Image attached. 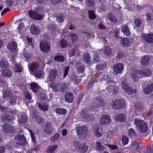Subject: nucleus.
<instances>
[{
  "instance_id": "2",
  "label": "nucleus",
  "mask_w": 153,
  "mask_h": 153,
  "mask_svg": "<svg viewBox=\"0 0 153 153\" xmlns=\"http://www.w3.org/2000/svg\"><path fill=\"white\" fill-rule=\"evenodd\" d=\"M1 121L5 123L3 126L4 131L5 133H9L10 132V116L5 114L1 118Z\"/></svg>"
},
{
  "instance_id": "28",
  "label": "nucleus",
  "mask_w": 153,
  "mask_h": 153,
  "mask_svg": "<svg viewBox=\"0 0 153 153\" xmlns=\"http://www.w3.org/2000/svg\"><path fill=\"white\" fill-rule=\"evenodd\" d=\"M30 30L31 33L34 35L38 34L40 32L39 29L35 25L32 26L30 27Z\"/></svg>"
},
{
  "instance_id": "49",
  "label": "nucleus",
  "mask_w": 153,
  "mask_h": 153,
  "mask_svg": "<svg viewBox=\"0 0 153 153\" xmlns=\"http://www.w3.org/2000/svg\"><path fill=\"white\" fill-rule=\"evenodd\" d=\"M134 23L136 27L139 28L142 24V22L140 19L137 18L135 20Z\"/></svg>"
},
{
  "instance_id": "62",
  "label": "nucleus",
  "mask_w": 153,
  "mask_h": 153,
  "mask_svg": "<svg viewBox=\"0 0 153 153\" xmlns=\"http://www.w3.org/2000/svg\"><path fill=\"white\" fill-rule=\"evenodd\" d=\"M30 133L31 138L32 139V142L34 143H36V141L34 134L31 130H30Z\"/></svg>"
},
{
  "instance_id": "60",
  "label": "nucleus",
  "mask_w": 153,
  "mask_h": 153,
  "mask_svg": "<svg viewBox=\"0 0 153 153\" xmlns=\"http://www.w3.org/2000/svg\"><path fill=\"white\" fill-rule=\"evenodd\" d=\"M61 88V92H62L67 88V84L66 83H59Z\"/></svg>"
},
{
  "instance_id": "46",
  "label": "nucleus",
  "mask_w": 153,
  "mask_h": 153,
  "mask_svg": "<svg viewBox=\"0 0 153 153\" xmlns=\"http://www.w3.org/2000/svg\"><path fill=\"white\" fill-rule=\"evenodd\" d=\"M144 153H153V145L145 148Z\"/></svg>"
},
{
  "instance_id": "27",
  "label": "nucleus",
  "mask_w": 153,
  "mask_h": 153,
  "mask_svg": "<svg viewBox=\"0 0 153 153\" xmlns=\"http://www.w3.org/2000/svg\"><path fill=\"white\" fill-rule=\"evenodd\" d=\"M122 31L124 34L126 36H129L130 35V33L128 27L127 25H124L122 27Z\"/></svg>"
},
{
  "instance_id": "14",
  "label": "nucleus",
  "mask_w": 153,
  "mask_h": 153,
  "mask_svg": "<svg viewBox=\"0 0 153 153\" xmlns=\"http://www.w3.org/2000/svg\"><path fill=\"white\" fill-rule=\"evenodd\" d=\"M100 121L102 124H107L110 122L111 118L108 115H103L100 118Z\"/></svg>"
},
{
  "instance_id": "57",
  "label": "nucleus",
  "mask_w": 153,
  "mask_h": 153,
  "mask_svg": "<svg viewBox=\"0 0 153 153\" xmlns=\"http://www.w3.org/2000/svg\"><path fill=\"white\" fill-rule=\"evenodd\" d=\"M95 4V1L94 0H87L86 1L87 6L89 7L93 6Z\"/></svg>"
},
{
  "instance_id": "41",
  "label": "nucleus",
  "mask_w": 153,
  "mask_h": 153,
  "mask_svg": "<svg viewBox=\"0 0 153 153\" xmlns=\"http://www.w3.org/2000/svg\"><path fill=\"white\" fill-rule=\"evenodd\" d=\"M128 134L130 137H136L137 136L135 131L133 128H130L128 130Z\"/></svg>"
},
{
  "instance_id": "24",
  "label": "nucleus",
  "mask_w": 153,
  "mask_h": 153,
  "mask_svg": "<svg viewBox=\"0 0 153 153\" xmlns=\"http://www.w3.org/2000/svg\"><path fill=\"white\" fill-rule=\"evenodd\" d=\"M31 90L34 93H37L39 88L38 85L36 82H32L30 85Z\"/></svg>"
},
{
  "instance_id": "45",
  "label": "nucleus",
  "mask_w": 153,
  "mask_h": 153,
  "mask_svg": "<svg viewBox=\"0 0 153 153\" xmlns=\"http://www.w3.org/2000/svg\"><path fill=\"white\" fill-rule=\"evenodd\" d=\"M15 139L19 141L22 140L25 142L26 141L25 137L24 135L22 134H19L17 135L15 137Z\"/></svg>"
},
{
  "instance_id": "55",
  "label": "nucleus",
  "mask_w": 153,
  "mask_h": 153,
  "mask_svg": "<svg viewBox=\"0 0 153 153\" xmlns=\"http://www.w3.org/2000/svg\"><path fill=\"white\" fill-rule=\"evenodd\" d=\"M71 36L72 42L73 43L76 42L78 39V36L77 34L75 33H72L71 35Z\"/></svg>"
},
{
  "instance_id": "21",
  "label": "nucleus",
  "mask_w": 153,
  "mask_h": 153,
  "mask_svg": "<svg viewBox=\"0 0 153 153\" xmlns=\"http://www.w3.org/2000/svg\"><path fill=\"white\" fill-rule=\"evenodd\" d=\"M140 71L141 75L143 77L149 76L152 74L151 71L149 69L144 68Z\"/></svg>"
},
{
  "instance_id": "30",
  "label": "nucleus",
  "mask_w": 153,
  "mask_h": 153,
  "mask_svg": "<svg viewBox=\"0 0 153 153\" xmlns=\"http://www.w3.org/2000/svg\"><path fill=\"white\" fill-rule=\"evenodd\" d=\"M53 60L56 62H62L64 61L65 57L62 55H57L55 56L53 58Z\"/></svg>"
},
{
  "instance_id": "9",
  "label": "nucleus",
  "mask_w": 153,
  "mask_h": 153,
  "mask_svg": "<svg viewBox=\"0 0 153 153\" xmlns=\"http://www.w3.org/2000/svg\"><path fill=\"white\" fill-rule=\"evenodd\" d=\"M58 71L56 69L51 70L49 72L48 78V81L51 82L53 81L56 78Z\"/></svg>"
},
{
  "instance_id": "16",
  "label": "nucleus",
  "mask_w": 153,
  "mask_h": 153,
  "mask_svg": "<svg viewBox=\"0 0 153 153\" xmlns=\"http://www.w3.org/2000/svg\"><path fill=\"white\" fill-rule=\"evenodd\" d=\"M27 116L25 113H22L18 116V121L19 123L23 124L26 122L27 119Z\"/></svg>"
},
{
  "instance_id": "61",
  "label": "nucleus",
  "mask_w": 153,
  "mask_h": 153,
  "mask_svg": "<svg viewBox=\"0 0 153 153\" xmlns=\"http://www.w3.org/2000/svg\"><path fill=\"white\" fill-rule=\"evenodd\" d=\"M146 15L147 17L146 20L147 21H152L153 20V16L151 13H147Z\"/></svg>"
},
{
  "instance_id": "59",
  "label": "nucleus",
  "mask_w": 153,
  "mask_h": 153,
  "mask_svg": "<svg viewBox=\"0 0 153 153\" xmlns=\"http://www.w3.org/2000/svg\"><path fill=\"white\" fill-rule=\"evenodd\" d=\"M85 69L84 66L83 65L79 66L77 69V72L78 73H81L84 72Z\"/></svg>"
},
{
  "instance_id": "26",
  "label": "nucleus",
  "mask_w": 153,
  "mask_h": 153,
  "mask_svg": "<svg viewBox=\"0 0 153 153\" xmlns=\"http://www.w3.org/2000/svg\"><path fill=\"white\" fill-rule=\"evenodd\" d=\"M120 43L121 45L125 47L129 46L130 42L128 38H125L122 39L120 41Z\"/></svg>"
},
{
  "instance_id": "29",
  "label": "nucleus",
  "mask_w": 153,
  "mask_h": 153,
  "mask_svg": "<svg viewBox=\"0 0 153 153\" xmlns=\"http://www.w3.org/2000/svg\"><path fill=\"white\" fill-rule=\"evenodd\" d=\"M94 101L96 103L100 104V106H104L105 105V102L100 97H97L95 99Z\"/></svg>"
},
{
  "instance_id": "40",
  "label": "nucleus",
  "mask_w": 153,
  "mask_h": 153,
  "mask_svg": "<svg viewBox=\"0 0 153 153\" xmlns=\"http://www.w3.org/2000/svg\"><path fill=\"white\" fill-rule=\"evenodd\" d=\"M81 115L85 119H88L89 117V115L88 114V111L86 109L81 110Z\"/></svg>"
},
{
  "instance_id": "20",
  "label": "nucleus",
  "mask_w": 153,
  "mask_h": 153,
  "mask_svg": "<svg viewBox=\"0 0 153 153\" xmlns=\"http://www.w3.org/2000/svg\"><path fill=\"white\" fill-rule=\"evenodd\" d=\"M65 99L68 102H72L74 101L73 95L70 92H66L65 95Z\"/></svg>"
},
{
  "instance_id": "19",
  "label": "nucleus",
  "mask_w": 153,
  "mask_h": 153,
  "mask_svg": "<svg viewBox=\"0 0 153 153\" xmlns=\"http://www.w3.org/2000/svg\"><path fill=\"white\" fill-rule=\"evenodd\" d=\"M107 89L108 92L111 93L112 92V94H116L117 93L118 88L117 86L114 85H108L107 87Z\"/></svg>"
},
{
  "instance_id": "22",
  "label": "nucleus",
  "mask_w": 153,
  "mask_h": 153,
  "mask_svg": "<svg viewBox=\"0 0 153 153\" xmlns=\"http://www.w3.org/2000/svg\"><path fill=\"white\" fill-rule=\"evenodd\" d=\"M126 116L123 114H120L116 116L115 120L122 123L124 122L126 120Z\"/></svg>"
},
{
  "instance_id": "37",
  "label": "nucleus",
  "mask_w": 153,
  "mask_h": 153,
  "mask_svg": "<svg viewBox=\"0 0 153 153\" xmlns=\"http://www.w3.org/2000/svg\"><path fill=\"white\" fill-rule=\"evenodd\" d=\"M53 90L56 92H60L61 88L59 83L57 84L56 85H52L51 86Z\"/></svg>"
},
{
  "instance_id": "63",
  "label": "nucleus",
  "mask_w": 153,
  "mask_h": 153,
  "mask_svg": "<svg viewBox=\"0 0 153 153\" xmlns=\"http://www.w3.org/2000/svg\"><path fill=\"white\" fill-rule=\"evenodd\" d=\"M36 121L39 124H42L43 122L44 119L43 118H41L39 116L37 117L36 119Z\"/></svg>"
},
{
  "instance_id": "10",
  "label": "nucleus",
  "mask_w": 153,
  "mask_h": 153,
  "mask_svg": "<svg viewBox=\"0 0 153 153\" xmlns=\"http://www.w3.org/2000/svg\"><path fill=\"white\" fill-rule=\"evenodd\" d=\"M142 39L143 41H144L145 42L147 43L152 44L153 43V33L142 35Z\"/></svg>"
},
{
  "instance_id": "33",
  "label": "nucleus",
  "mask_w": 153,
  "mask_h": 153,
  "mask_svg": "<svg viewBox=\"0 0 153 153\" xmlns=\"http://www.w3.org/2000/svg\"><path fill=\"white\" fill-rule=\"evenodd\" d=\"M55 111L58 114L65 115L67 114V110L65 108H58L55 109Z\"/></svg>"
},
{
  "instance_id": "17",
  "label": "nucleus",
  "mask_w": 153,
  "mask_h": 153,
  "mask_svg": "<svg viewBox=\"0 0 153 153\" xmlns=\"http://www.w3.org/2000/svg\"><path fill=\"white\" fill-rule=\"evenodd\" d=\"M76 130L77 135L82 136L85 134L86 128L84 126L80 127L78 126L76 128Z\"/></svg>"
},
{
  "instance_id": "34",
  "label": "nucleus",
  "mask_w": 153,
  "mask_h": 153,
  "mask_svg": "<svg viewBox=\"0 0 153 153\" xmlns=\"http://www.w3.org/2000/svg\"><path fill=\"white\" fill-rule=\"evenodd\" d=\"M57 147L58 146L56 145L50 146L46 150L47 153H54V151Z\"/></svg>"
},
{
  "instance_id": "50",
  "label": "nucleus",
  "mask_w": 153,
  "mask_h": 153,
  "mask_svg": "<svg viewBox=\"0 0 153 153\" xmlns=\"http://www.w3.org/2000/svg\"><path fill=\"white\" fill-rule=\"evenodd\" d=\"M0 67L1 68V69H6L8 67L7 62L3 61H0Z\"/></svg>"
},
{
  "instance_id": "35",
  "label": "nucleus",
  "mask_w": 153,
  "mask_h": 153,
  "mask_svg": "<svg viewBox=\"0 0 153 153\" xmlns=\"http://www.w3.org/2000/svg\"><path fill=\"white\" fill-rule=\"evenodd\" d=\"M88 17L91 20H94L96 18V16L95 14L94 10H88Z\"/></svg>"
},
{
  "instance_id": "47",
  "label": "nucleus",
  "mask_w": 153,
  "mask_h": 153,
  "mask_svg": "<svg viewBox=\"0 0 153 153\" xmlns=\"http://www.w3.org/2000/svg\"><path fill=\"white\" fill-rule=\"evenodd\" d=\"M96 145L97 149L98 151H102L104 149V147L102 146L101 143L99 141L97 142Z\"/></svg>"
},
{
  "instance_id": "18",
  "label": "nucleus",
  "mask_w": 153,
  "mask_h": 153,
  "mask_svg": "<svg viewBox=\"0 0 153 153\" xmlns=\"http://www.w3.org/2000/svg\"><path fill=\"white\" fill-rule=\"evenodd\" d=\"M131 75L133 80L136 82H138L139 76L141 75L140 71L139 70H136L132 72Z\"/></svg>"
},
{
  "instance_id": "13",
  "label": "nucleus",
  "mask_w": 153,
  "mask_h": 153,
  "mask_svg": "<svg viewBox=\"0 0 153 153\" xmlns=\"http://www.w3.org/2000/svg\"><path fill=\"white\" fill-rule=\"evenodd\" d=\"M45 133L49 135L51 134L53 132V127L51 123H48L46 124L44 127Z\"/></svg>"
},
{
  "instance_id": "12",
  "label": "nucleus",
  "mask_w": 153,
  "mask_h": 153,
  "mask_svg": "<svg viewBox=\"0 0 153 153\" xmlns=\"http://www.w3.org/2000/svg\"><path fill=\"white\" fill-rule=\"evenodd\" d=\"M124 69V65L122 63L116 64L113 66V69L114 72L119 74L121 73Z\"/></svg>"
},
{
  "instance_id": "53",
  "label": "nucleus",
  "mask_w": 153,
  "mask_h": 153,
  "mask_svg": "<svg viewBox=\"0 0 153 153\" xmlns=\"http://www.w3.org/2000/svg\"><path fill=\"white\" fill-rule=\"evenodd\" d=\"M142 106V104L139 102H136L134 105L136 110L138 111L140 110Z\"/></svg>"
},
{
  "instance_id": "23",
  "label": "nucleus",
  "mask_w": 153,
  "mask_h": 153,
  "mask_svg": "<svg viewBox=\"0 0 153 153\" xmlns=\"http://www.w3.org/2000/svg\"><path fill=\"white\" fill-rule=\"evenodd\" d=\"M150 57L147 56H144L142 57L140 61L141 64L142 66L147 65L149 63Z\"/></svg>"
},
{
  "instance_id": "11",
  "label": "nucleus",
  "mask_w": 153,
  "mask_h": 153,
  "mask_svg": "<svg viewBox=\"0 0 153 153\" xmlns=\"http://www.w3.org/2000/svg\"><path fill=\"white\" fill-rule=\"evenodd\" d=\"M50 46L45 41L40 42V48L42 51L48 52L50 50Z\"/></svg>"
},
{
  "instance_id": "1",
  "label": "nucleus",
  "mask_w": 153,
  "mask_h": 153,
  "mask_svg": "<svg viewBox=\"0 0 153 153\" xmlns=\"http://www.w3.org/2000/svg\"><path fill=\"white\" fill-rule=\"evenodd\" d=\"M134 123L137 131L139 133H145L147 131L148 125L144 120L136 119L134 120Z\"/></svg>"
},
{
  "instance_id": "6",
  "label": "nucleus",
  "mask_w": 153,
  "mask_h": 153,
  "mask_svg": "<svg viewBox=\"0 0 153 153\" xmlns=\"http://www.w3.org/2000/svg\"><path fill=\"white\" fill-rule=\"evenodd\" d=\"M74 145L76 149L79 150V151L82 153H85L88 149V147L85 145V143L81 144L77 141H75Z\"/></svg>"
},
{
  "instance_id": "64",
  "label": "nucleus",
  "mask_w": 153,
  "mask_h": 153,
  "mask_svg": "<svg viewBox=\"0 0 153 153\" xmlns=\"http://www.w3.org/2000/svg\"><path fill=\"white\" fill-rule=\"evenodd\" d=\"M69 67L68 66L64 70V74L63 78H65V77L68 75V71L69 70Z\"/></svg>"
},
{
  "instance_id": "48",
  "label": "nucleus",
  "mask_w": 153,
  "mask_h": 153,
  "mask_svg": "<svg viewBox=\"0 0 153 153\" xmlns=\"http://www.w3.org/2000/svg\"><path fill=\"white\" fill-rule=\"evenodd\" d=\"M2 75L3 76L6 77H10V70L9 69L6 68L4 69L2 71Z\"/></svg>"
},
{
  "instance_id": "4",
  "label": "nucleus",
  "mask_w": 153,
  "mask_h": 153,
  "mask_svg": "<svg viewBox=\"0 0 153 153\" xmlns=\"http://www.w3.org/2000/svg\"><path fill=\"white\" fill-rule=\"evenodd\" d=\"M17 47V44L16 42L13 41L10 43V56H11V58L14 59L16 56L19 50Z\"/></svg>"
},
{
  "instance_id": "54",
  "label": "nucleus",
  "mask_w": 153,
  "mask_h": 153,
  "mask_svg": "<svg viewBox=\"0 0 153 153\" xmlns=\"http://www.w3.org/2000/svg\"><path fill=\"white\" fill-rule=\"evenodd\" d=\"M143 91L145 94H148L151 92L152 90L149 85L144 89Z\"/></svg>"
},
{
  "instance_id": "32",
  "label": "nucleus",
  "mask_w": 153,
  "mask_h": 153,
  "mask_svg": "<svg viewBox=\"0 0 153 153\" xmlns=\"http://www.w3.org/2000/svg\"><path fill=\"white\" fill-rule=\"evenodd\" d=\"M59 44L60 46L62 48H66L68 45V41L64 38H62L60 40Z\"/></svg>"
},
{
  "instance_id": "51",
  "label": "nucleus",
  "mask_w": 153,
  "mask_h": 153,
  "mask_svg": "<svg viewBox=\"0 0 153 153\" xmlns=\"http://www.w3.org/2000/svg\"><path fill=\"white\" fill-rule=\"evenodd\" d=\"M60 136V134L58 133H56L51 138L50 140L52 142H56L59 138Z\"/></svg>"
},
{
  "instance_id": "7",
  "label": "nucleus",
  "mask_w": 153,
  "mask_h": 153,
  "mask_svg": "<svg viewBox=\"0 0 153 153\" xmlns=\"http://www.w3.org/2000/svg\"><path fill=\"white\" fill-rule=\"evenodd\" d=\"M28 13L29 16L34 20H40L43 18L42 15L37 11L31 10L29 11Z\"/></svg>"
},
{
  "instance_id": "43",
  "label": "nucleus",
  "mask_w": 153,
  "mask_h": 153,
  "mask_svg": "<svg viewBox=\"0 0 153 153\" xmlns=\"http://www.w3.org/2000/svg\"><path fill=\"white\" fill-rule=\"evenodd\" d=\"M56 20L59 23H61L63 22L64 20V15L62 14L57 16Z\"/></svg>"
},
{
  "instance_id": "52",
  "label": "nucleus",
  "mask_w": 153,
  "mask_h": 153,
  "mask_svg": "<svg viewBox=\"0 0 153 153\" xmlns=\"http://www.w3.org/2000/svg\"><path fill=\"white\" fill-rule=\"evenodd\" d=\"M99 128L98 127L96 129H94V134L95 136L97 137H100L102 136V134L99 132Z\"/></svg>"
},
{
  "instance_id": "31",
  "label": "nucleus",
  "mask_w": 153,
  "mask_h": 153,
  "mask_svg": "<svg viewBox=\"0 0 153 153\" xmlns=\"http://www.w3.org/2000/svg\"><path fill=\"white\" fill-rule=\"evenodd\" d=\"M38 105L39 108L44 111H48L49 109L48 105L47 104L39 103Z\"/></svg>"
},
{
  "instance_id": "58",
  "label": "nucleus",
  "mask_w": 153,
  "mask_h": 153,
  "mask_svg": "<svg viewBox=\"0 0 153 153\" xmlns=\"http://www.w3.org/2000/svg\"><path fill=\"white\" fill-rule=\"evenodd\" d=\"M122 141L123 145H126L128 143V137L126 136H123L122 138Z\"/></svg>"
},
{
  "instance_id": "15",
  "label": "nucleus",
  "mask_w": 153,
  "mask_h": 153,
  "mask_svg": "<svg viewBox=\"0 0 153 153\" xmlns=\"http://www.w3.org/2000/svg\"><path fill=\"white\" fill-rule=\"evenodd\" d=\"M39 68V64L36 62H33L31 64L30 68L31 71L33 73L37 71Z\"/></svg>"
},
{
  "instance_id": "5",
  "label": "nucleus",
  "mask_w": 153,
  "mask_h": 153,
  "mask_svg": "<svg viewBox=\"0 0 153 153\" xmlns=\"http://www.w3.org/2000/svg\"><path fill=\"white\" fill-rule=\"evenodd\" d=\"M11 66L13 71L16 73H21L23 71V69L21 64L17 63L15 58H11Z\"/></svg>"
},
{
  "instance_id": "42",
  "label": "nucleus",
  "mask_w": 153,
  "mask_h": 153,
  "mask_svg": "<svg viewBox=\"0 0 153 153\" xmlns=\"http://www.w3.org/2000/svg\"><path fill=\"white\" fill-rule=\"evenodd\" d=\"M107 17L109 21L111 22L115 23L117 22V20L114 16H113L112 13H110L108 14Z\"/></svg>"
},
{
  "instance_id": "38",
  "label": "nucleus",
  "mask_w": 153,
  "mask_h": 153,
  "mask_svg": "<svg viewBox=\"0 0 153 153\" xmlns=\"http://www.w3.org/2000/svg\"><path fill=\"white\" fill-rule=\"evenodd\" d=\"M23 95L27 100H31L32 96L29 91H24L23 92Z\"/></svg>"
},
{
  "instance_id": "36",
  "label": "nucleus",
  "mask_w": 153,
  "mask_h": 153,
  "mask_svg": "<svg viewBox=\"0 0 153 153\" xmlns=\"http://www.w3.org/2000/svg\"><path fill=\"white\" fill-rule=\"evenodd\" d=\"M112 52L111 48L107 46H106L104 49V52L107 56H110Z\"/></svg>"
},
{
  "instance_id": "44",
  "label": "nucleus",
  "mask_w": 153,
  "mask_h": 153,
  "mask_svg": "<svg viewBox=\"0 0 153 153\" xmlns=\"http://www.w3.org/2000/svg\"><path fill=\"white\" fill-rule=\"evenodd\" d=\"M33 74L35 76L38 78H41L43 74V71L42 70L37 71L35 73H33Z\"/></svg>"
},
{
  "instance_id": "25",
  "label": "nucleus",
  "mask_w": 153,
  "mask_h": 153,
  "mask_svg": "<svg viewBox=\"0 0 153 153\" xmlns=\"http://www.w3.org/2000/svg\"><path fill=\"white\" fill-rule=\"evenodd\" d=\"M140 144V142H137V141H135L133 142L132 143V150L134 152H135L137 151H138Z\"/></svg>"
},
{
  "instance_id": "8",
  "label": "nucleus",
  "mask_w": 153,
  "mask_h": 153,
  "mask_svg": "<svg viewBox=\"0 0 153 153\" xmlns=\"http://www.w3.org/2000/svg\"><path fill=\"white\" fill-rule=\"evenodd\" d=\"M122 86L123 89L128 95L136 94L137 92L136 89H135L133 90L132 88L129 87V85L127 83L125 82H122Z\"/></svg>"
},
{
  "instance_id": "56",
  "label": "nucleus",
  "mask_w": 153,
  "mask_h": 153,
  "mask_svg": "<svg viewBox=\"0 0 153 153\" xmlns=\"http://www.w3.org/2000/svg\"><path fill=\"white\" fill-rule=\"evenodd\" d=\"M105 65L104 64H98L96 66V70L97 71H102L104 67L105 66Z\"/></svg>"
},
{
  "instance_id": "3",
  "label": "nucleus",
  "mask_w": 153,
  "mask_h": 153,
  "mask_svg": "<svg viewBox=\"0 0 153 153\" xmlns=\"http://www.w3.org/2000/svg\"><path fill=\"white\" fill-rule=\"evenodd\" d=\"M125 102L121 99L116 100L111 103L112 107L115 109H122L125 107Z\"/></svg>"
},
{
  "instance_id": "39",
  "label": "nucleus",
  "mask_w": 153,
  "mask_h": 153,
  "mask_svg": "<svg viewBox=\"0 0 153 153\" xmlns=\"http://www.w3.org/2000/svg\"><path fill=\"white\" fill-rule=\"evenodd\" d=\"M91 57L89 55L88 53H85L83 56V59L86 63H89L90 62Z\"/></svg>"
}]
</instances>
